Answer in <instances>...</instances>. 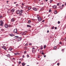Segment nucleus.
<instances>
[{
  "label": "nucleus",
  "mask_w": 66,
  "mask_h": 66,
  "mask_svg": "<svg viewBox=\"0 0 66 66\" xmlns=\"http://www.w3.org/2000/svg\"><path fill=\"white\" fill-rule=\"evenodd\" d=\"M37 18L38 19V20L40 22V21H41L42 20V18L39 16L38 15L37 16Z\"/></svg>",
  "instance_id": "f257e3e1"
},
{
  "label": "nucleus",
  "mask_w": 66,
  "mask_h": 66,
  "mask_svg": "<svg viewBox=\"0 0 66 66\" xmlns=\"http://www.w3.org/2000/svg\"><path fill=\"white\" fill-rule=\"evenodd\" d=\"M4 24V22L2 20H1L0 21V26L2 27L3 26Z\"/></svg>",
  "instance_id": "f03ea898"
},
{
  "label": "nucleus",
  "mask_w": 66,
  "mask_h": 66,
  "mask_svg": "<svg viewBox=\"0 0 66 66\" xmlns=\"http://www.w3.org/2000/svg\"><path fill=\"white\" fill-rule=\"evenodd\" d=\"M13 32L14 33H15V34H19V33L17 32V29H15L14 30Z\"/></svg>",
  "instance_id": "7ed1b4c3"
},
{
  "label": "nucleus",
  "mask_w": 66,
  "mask_h": 66,
  "mask_svg": "<svg viewBox=\"0 0 66 66\" xmlns=\"http://www.w3.org/2000/svg\"><path fill=\"white\" fill-rule=\"evenodd\" d=\"M32 52L33 53H35L36 52L35 51L36 50H35V48L34 47H33L32 48Z\"/></svg>",
  "instance_id": "20e7f679"
},
{
  "label": "nucleus",
  "mask_w": 66,
  "mask_h": 66,
  "mask_svg": "<svg viewBox=\"0 0 66 66\" xmlns=\"http://www.w3.org/2000/svg\"><path fill=\"white\" fill-rule=\"evenodd\" d=\"M27 33V31H25L23 32H22L21 33V34H22V35H26V34Z\"/></svg>",
  "instance_id": "39448f33"
},
{
  "label": "nucleus",
  "mask_w": 66,
  "mask_h": 66,
  "mask_svg": "<svg viewBox=\"0 0 66 66\" xmlns=\"http://www.w3.org/2000/svg\"><path fill=\"white\" fill-rule=\"evenodd\" d=\"M19 13H20L19 10H16L15 12L17 14H19Z\"/></svg>",
  "instance_id": "423d86ee"
},
{
  "label": "nucleus",
  "mask_w": 66,
  "mask_h": 66,
  "mask_svg": "<svg viewBox=\"0 0 66 66\" xmlns=\"http://www.w3.org/2000/svg\"><path fill=\"white\" fill-rule=\"evenodd\" d=\"M16 19L14 18H12L11 20V21H12V22H14L15 21Z\"/></svg>",
  "instance_id": "0eeeda50"
},
{
  "label": "nucleus",
  "mask_w": 66,
  "mask_h": 66,
  "mask_svg": "<svg viewBox=\"0 0 66 66\" xmlns=\"http://www.w3.org/2000/svg\"><path fill=\"white\" fill-rule=\"evenodd\" d=\"M21 39H22V37H20L18 38V41H20Z\"/></svg>",
  "instance_id": "6e6552de"
},
{
  "label": "nucleus",
  "mask_w": 66,
  "mask_h": 66,
  "mask_svg": "<svg viewBox=\"0 0 66 66\" xmlns=\"http://www.w3.org/2000/svg\"><path fill=\"white\" fill-rule=\"evenodd\" d=\"M32 9L33 10H34V11H36L37 10V9L35 7H33Z\"/></svg>",
  "instance_id": "1a4fd4ad"
},
{
  "label": "nucleus",
  "mask_w": 66,
  "mask_h": 66,
  "mask_svg": "<svg viewBox=\"0 0 66 66\" xmlns=\"http://www.w3.org/2000/svg\"><path fill=\"white\" fill-rule=\"evenodd\" d=\"M5 27L6 28H8V25L7 24H5Z\"/></svg>",
  "instance_id": "9d476101"
},
{
  "label": "nucleus",
  "mask_w": 66,
  "mask_h": 66,
  "mask_svg": "<svg viewBox=\"0 0 66 66\" xmlns=\"http://www.w3.org/2000/svg\"><path fill=\"white\" fill-rule=\"evenodd\" d=\"M2 48L4 49V50H6V47L5 46H3Z\"/></svg>",
  "instance_id": "9b49d317"
},
{
  "label": "nucleus",
  "mask_w": 66,
  "mask_h": 66,
  "mask_svg": "<svg viewBox=\"0 0 66 66\" xmlns=\"http://www.w3.org/2000/svg\"><path fill=\"white\" fill-rule=\"evenodd\" d=\"M15 11V9H13L11 10V12L12 13H13V12H14Z\"/></svg>",
  "instance_id": "f8f14e48"
},
{
  "label": "nucleus",
  "mask_w": 66,
  "mask_h": 66,
  "mask_svg": "<svg viewBox=\"0 0 66 66\" xmlns=\"http://www.w3.org/2000/svg\"><path fill=\"white\" fill-rule=\"evenodd\" d=\"M6 56L8 57H10V56H11V55L9 54H8L6 55Z\"/></svg>",
  "instance_id": "ddd939ff"
},
{
  "label": "nucleus",
  "mask_w": 66,
  "mask_h": 66,
  "mask_svg": "<svg viewBox=\"0 0 66 66\" xmlns=\"http://www.w3.org/2000/svg\"><path fill=\"white\" fill-rule=\"evenodd\" d=\"M15 55H17L18 54V55H20V54H19V53H14Z\"/></svg>",
  "instance_id": "4468645a"
},
{
  "label": "nucleus",
  "mask_w": 66,
  "mask_h": 66,
  "mask_svg": "<svg viewBox=\"0 0 66 66\" xmlns=\"http://www.w3.org/2000/svg\"><path fill=\"white\" fill-rule=\"evenodd\" d=\"M23 12H24V11H23L22 10H21L20 11V12L21 13H23Z\"/></svg>",
  "instance_id": "2eb2a0df"
},
{
  "label": "nucleus",
  "mask_w": 66,
  "mask_h": 66,
  "mask_svg": "<svg viewBox=\"0 0 66 66\" xmlns=\"http://www.w3.org/2000/svg\"><path fill=\"white\" fill-rule=\"evenodd\" d=\"M53 9H55V8H56V6L55 5H54L53 6Z\"/></svg>",
  "instance_id": "dca6fc26"
},
{
  "label": "nucleus",
  "mask_w": 66,
  "mask_h": 66,
  "mask_svg": "<svg viewBox=\"0 0 66 66\" xmlns=\"http://www.w3.org/2000/svg\"><path fill=\"white\" fill-rule=\"evenodd\" d=\"M10 36H14V35L13 34H10Z\"/></svg>",
  "instance_id": "f3484780"
},
{
  "label": "nucleus",
  "mask_w": 66,
  "mask_h": 66,
  "mask_svg": "<svg viewBox=\"0 0 66 66\" xmlns=\"http://www.w3.org/2000/svg\"><path fill=\"white\" fill-rule=\"evenodd\" d=\"M59 8H60V9H63V7L62 6H60L59 7Z\"/></svg>",
  "instance_id": "a211bd4d"
},
{
  "label": "nucleus",
  "mask_w": 66,
  "mask_h": 66,
  "mask_svg": "<svg viewBox=\"0 0 66 66\" xmlns=\"http://www.w3.org/2000/svg\"><path fill=\"white\" fill-rule=\"evenodd\" d=\"M22 66H24V65H25V63H22Z\"/></svg>",
  "instance_id": "6ab92c4d"
},
{
  "label": "nucleus",
  "mask_w": 66,
  "mask_h": 66,
  "mask_svg": "<svg viewBox=\"0 0 66 66\" xmlns=\"http://www.w3.org/2000/svg\"><path fill=\"white\" fill-rule=\"evenodd\" d=\"M22 13H20L19 14V16H22Z\"/></svg>",
  "instance_id": "aec40b11"
},
{
  "label": "nucleus",
  "mask_w": 66,
  "mask_h": 66,
  "mask_svg": "<svg viewBox=\"0 0 66 66\" xmlns=\"http://www.w3.org/2000/svg\"><path fill=\"white\" fill-rule=\"evenodd\" d=\"M27 27H31V26L29 25H27Z\"/></svg>",
  "instance_id": "412c9836"
},
{
  "label": "nucleus",
  "mask_w": 66,
  "mask_h": 66,
  "mask_svg": "<svg viewBox=\"0 0 66 66\" xmlns=\"http://www.w3.org/2000/svg\"><path fill=\"white\" fill-rule=\"evenodd\" d=\"M54 29V26L52 27V28H51V29H52V30Z\"/></svg>",
  "instance_id": "4be33fe9"
},
{
  "label": "nucleus",
  "mask_w": 66,
  "mask_h": 66,
  "mask_svg": "<svg viewBox=\"0 0 66 66\" xmlns=\"http://www.w3.org/2000/svg\"><path fill=\"white\" fill-rule=\"evenodd\" d=\"M9 50H10V51H11L12 50V48L10 47L9 48Z\"/></svg>",
  "instance_id": "5701e85b"
},
{
  "label": "nucleus",
  "mask_w": 66,
  "mask_h": 66,
  "mask_svg": "<svg viewBox=\"0 0 66 66\" xmlns=\"http://www.w3.org/2000/svg\"><path fill=\"white\" fill-rule=\"evenodd\" d=\"M54 13L55 14H57V11H55Z\"/></svg>",
  "instance_id": "b1692460"
},
{
  "label": "nucleus",
  "mask_w": 66,
  "mask_h": 66,
  "mask_svg": "<svg viewBox=\"0 0 66 66\" xmlns=\"http://www.w3.org/2000/svg\"><path fill=\"white\" fill-rule=\"evenodd\" d=\"M61 51L62 52H64V49H63L61 50Z\"/></svg>",
  "instance_id": "393cba45"
},
{
  "label": "nucleus",
  "mask_w": 66,
  "mask_h": 66,
  "mask_svg": "<svg viewBox=\"0 0 66 66\" xmlns=\"http://www.w3.org/2000/svg\"><path fill=\"white\" fill-rule=\"evenodd\" d=\"M31 8L30 7H28V9L29 10H31Z\"/></svg>",
  "instance_id": "a878e982"
},
{
  "label": "nucleus",
  "mask_w": 66,
  "mask_h": 66,
  "mask_svg": "<svg viewBox=\"0 0 66 66\" xmlns=\"http://www.w3.org/2000/svg\"><path fill=\"white\" fill-rule=\"evenodd\" d=\"M28 45V44L27 43H26V44H25V46H27Z\"/></svg>",
  "instance_id": "bb28decb"
},
{
  "label": "nucleus",
  "mask_w": 66,
  "mask_h": 66,
  "mask_svg": "<svg viewBox=\"0 0 66 66\" xmlns=\"http://www.w3.org/2000/svg\"><path fill=\"white\" fill-rule=\"evenodd\" d=\"M8 27H11V25H9L8 26Z\"/></svg>",
  "instance_id": "cd10ccee"
},
{
  "label": "nucleus",
  "mask_w": 66,
  "mask_h": 66,
  "mask_svg": "<svg viewBox=\"0 0 66 66\" xmlns=\"http://www.w3.org/2000/svg\"><path fill=\"white\" fill-rule=\"evenodd\" d=\"M51 12V10L49 9V13H50V12Z\"/></svg>",
  "instance_id": "c85d7f7f"
},
{
  "label": "nucleus",
  "mask_w": 66,
  "mask_h": 66,
  "mask_svg": "<svg viewBox=\"0 0 66 66\" xmlns=\"http://www.w3.org/2000/svg\"><path fill=\"white\" fill-rule=\"evenodd\" d=\"M19 37H18V36H15L14 38H18Z\"/></svg>",
  "instance_id": "c756f323"
},
{
  "label": "nucleus",
  "mask_w": 66,
  "mask_h": 66,
  "mask_svg": "<svg viewBox=\"0 0 66 66\" xmlns=\"http://www.w3.org/2000/svg\"><path fill=\"white\" fill-rule=\"evenodd\" d=\"M44 49H45V48H46V45H44Z\"/></svg>",
  "instance_id": "7c9ffc66"
},
{
  "label": "nucleus",
  "mask_w": 66,
  "mask_h": 66,
  "mask_svg": "<svg viewBox=\"0 0 66 66\" xmlns=\"http://www.w3.org/2000/svg\"><path fill=\"white\" fill-rule=\"evenodd\" d=\"M53 1V0H50V3H51Z\"/></svg>",
  "instance_id": "2f4dec72"
},
{
  "label": "nucleus",
  "mask_w": 66,
  "mask_h": 66,
  "mask_svg": "<svg viewBox=\"0 0 66 66\" xmlns=\"http://www.w3.org/2000/svg\"><path fill=\"white\" fill-rule=\"evenodd\" d=\"M60 3H57V6H59V5L60 4Z\"/></svg>",
  "instance_id": "473e14b6"
},
{
  "label": "nucleus",
  "mask_w": 66,
  "mask_h": 66,
  "mask_svg": "<svg viewBox=\"0 0 66 66\" xmlns=\"http://www.w3.org/2000/svg\"><path fill=\"white\" fill-rule=\"evenodd\" d=\"M26 52H27V51H25L24 52V54H25V53H26Z\"/></svg>",
  "instance_id": "72a5a7b5"
},
{
  "label": "nucleus",
  "mask_w": 66,
  "mask_h": 66,
  "mask_svg": "<svg viewBox=\"0 0 66 66\" xmlns=\"http://www.w3.org/2000/svg\"><path fill=\"white\" fill-rule=\"evenodd\" d=\"M54 49H56V46L54 47Z\"/></svg>",
  "instance_id": "f704fd0d"
},
{
  "label": "nucleus",
  "mask_w": 66,
  "mask_h": 66,
  "mask_svg": "<svg viewBox=\"0 0 66 66\" xmlns=\"http://www.w3.org/2000/svg\"><path fill=\"white\" fill-rule=\"evenodd\" d=\"M27 57H29V54H27Z\"/></svg>",
  "instance_id": "c9c22d12"
},
{
  "label": "nucleus",
  "mask_w": 66,
  "mask_h": 66,
  "mask_svg": "<svg viewBox=\"0 0 66 66\" xmlns=\"http://www.w3.org/2000/svg\"><path fill=\"white\" fill-rule=\"evenodd\" d=\"M57 23L58 24H60V21H58L57 22Z\"/></svg>",
  "instance_id": "e433bc0d"
},
{
  "label": "nucleus",
  "mask_w": 66,
  "mask_h": 66,
  "mask_svg": "<svg viewBox=\"0 0 66 66\" xmlns=\"http://www.w3.org/2000/svg\"><path fill=\"white\" fill-rule=\"evenodd\" d=\"M26 9H28L29 8V7H28V6H27L26 7Z\"/></svg>",
  "instance_id": "4c0bfd02"
},
{
  "label": "nucleus",
  "mask_w": 66,
  "mask_h": 66,
  "mask_svg": "<svg viewBox=\"0 0 66 66\" xmlns=\"http://www.w3.org/2000/svg\"><path fill=\"white\" fill-rule=\"evenodd\" d=\"M28 23H30L31 22V21L30 20L28 21Z\"/></svg>",
  "instance_id": "58836bf2"
},
{
  "label": "nucleus",
  "mask_w": 66,
  "mask_h": 66,
  "mask_svg": "<svg viewBox=\"0 0 66 66\" xmlns=\"http://www.w3.org/2000/svg\"><path fill=\"white\" fill-rule=\"evenodd\" d=\"M21 61H19V64H21Z\"/></svg>",
  "instance_id": "ea45409f"
},
{
  "label": "nucleus",
  "mask_w": 66,
  "mask_h": 66,
  "mask_svg": "<svg viewBox=\"0 0 66 66\" xmlns=\"http://www.w3.org/2000/svg\"><path fill=\"white\" fill-rule=\"evenodd\" d=\"M21 61H23V59L22 58L21 59Z\"/></svg>",
  "instance_id": "a19ab883"
},
{
  "label": "nucleus",
  "mask_w": 66,
  "mask_h": 66,
  "mask_svg": "<svg viewBox=\"0 0 66 66\" xmlns=\"http://www.w3.org/2000/svg\"><path fill=\"white\" fill-rule=\"evenodd\" d=\"M57 65L58 66H59V65L60 64H59V63H57Z\"/></svg>",
  "instance_id": "79ce46f5"
},
{
  "label": "nucleus",
  "mask_w": 66,
  "mask_h": 66,
  "mask_svg": "<svg viewBox=\"0 0 66 66\" xmlns=\"http://www.w3.org/2000/svg\"><path fill=\"white\" fill-rule=\"evenodd\" d=\"M59 44H61V45H62V42H60L59 43Z\"/></svg>",
  "instance_id": "37998d69"
},
{
  "label": "nucleus",
  "mask_w": 66,
  "mask_h": 66,
  "mask_svg": "<svg viewBox=\"0 0 66 66\" xmlns=\"http://www.w3.org/2000/svg\"><path fill=\"white\" fill-rule=\"evenodd\" d=\"M12 59L13 60H15V59L14 58H13Z\"/></svg>",
  "instance_id": "c03bdc74"
},
{
  "label": "nucleus",
  "mask_w": 66,
  "mask_h": 66,
  "mask_svg": "<svg viewBox=\"0 0 66 66\" xmlns=\"http://www.w3.org/2000/svg\"><path fill=\"white\" fill-rule=\"evenodd\" d=\"M29 45H32V44L31 43H30L29 44Z\"/></svg>",
  "instance_id": "a18cd8bd"
},
{
  "label": "nucleus",
  "mask_w": 66,
  "mask_h": 66,
  "mask_svg": "<svg viewBox=\"0 0 66 66\" xmlns=\"http://www.w3.org/2000/svg\"><path fill=\"white\" fill-rule=\"evenodd\" d=\"M57 29V27H55V30H56V29Z\"/></svg>",
  "instance_id": "49530a36"
},
{
  "label": "nucleus",
  "mask_w": 66,
  "mask_h": 66,
  "mask_svg": "<svg viewBox=\"0 0 66 66\" xmlns=\"http://www.w3.org/2000/svg\"><path fill=\"white\" fill-rule=\"evenodd\" d=\"M16 6H18V5H18V4H16Z\"/></svg>",
  "instance_id": "de8ad7c7"
},
{
  "label": "nucleus",
  "mask_w": 66,
  "mask_h": 66,
  "mask_svg": "<svg viewBox=\"0 0 66 66\" xmlns=\"http://www.w3.org/2000/svg\"><path fill=\"white\" fill-rule=\"evenodd\" d=\"M22 56L23 58H24V55H23Z\"/></svg>",
  "instance_id": "09e8293b"
},
{
  "label": "nucleus",
  "mask_w": 66,
  "mask_h": 66,
  "mask_svg": "<svg viewBox=\"0 0 66 66\" xmlns=\"http://www.w3.org/2000/svg\"><path fill=\"white\" fill-rule=\"evenodd\" d=\"M1 31H4V29H1Z\"/></svg>",
  "instance_id": "8fccbe9b"
},
{
  "label": "nucleus",
  "mask_w": 66,
  "mask_h": 66,
  "mask_svg": "<svg viewBox=\"0 0 66 66\" xmlns=\"http://www.w3.org/2000/svg\"><path fill=\"white\" fill-rule=\"evenodd\" d=\"M43 49V47H41L40 49H41V50H42V49Z\"/></svg>",
  "instance_id": "3c124183"
},
{
  "label": "nucleus",
  "mask_w": 66,
  "mask_h": 66,
  "mask_svg": "<svg viewBox=\"0 0 66 66\" xmlns=\"http://www.w3.org/2000/svg\"><path fill=\"white\" fill-rule=\"evenodd\" d=\"M64 6V4H62V7H63V6Z\"/></svg>",
  "instance_id": "603ef678"
},
{
  "label": "nucleus",
  "mask_w": 66,
  "mask_h": 66,
  "mask_svg": "<svg viewBox=\"0 0 66 66\" xmlns=\"http://www.w3.org/2000/svg\"><path fill=\"white\" fill-rule=\"evenodd\" d=\"M49 31L48 30L47 31V32L49 33Z\"/></svg>",
  "instance_id": "864d4df0"
},
{
  "label": "nucleus",
  "mask_w": 66,
  "mask_h": 66,
  "mask_svg": "<svg viewBox=\"0 0 66 66\" xmlns=\"http://www.w3.org/2000/svg\"><path fill=\"white\" fill-rule=\"evenodd\" d=\"M46 55H44V57H46Z\"/></svg>",
  "instance_id": "5fc2aeb1"
},
{
  "label": "nucleus",
  "mask_w": 66,
  "mask_h": 66,
  "mask_svg": "<svg viewBox=\"0 0 66 66\" xmlns=\"http://www.w3.org/2000/svg\"><path fill=\"white\" fill-rule=\"evenodd\" d=\"M16 3H17V2H14V4H16Z\"/></svg>",
  "instance_id": "6e6d98bb"
},
{
  "label": "nucleus",
  "mask_w": 66,
  "mask_h": 66,
  "mask_svg": "<svg viewBox=\"0 0 66 66\" xmlns=\"http://www.w3.org/2000/svg\"><path fill=\"white\" fill-rule=\"evenodd\" d=\"M2 18V15L0 16V18Z\"/></svg>",
  "instance_id": "4d7b16f0"
},
{
  "label": "nucleus",
  "mask_w": 66,
  "mask_h": 66,
  "mask_svg": "<svg viewBox=\"0 0 66 66\" xmlns=\"http://www.w3.org/2000/svg\"><path fill=\"white\" fill-rule=\"evenodd\" d=\"M65 5H66V2L64 4Z\"/></svg>",
  "instance_id": "13d9d810"
},
{
  "label": "nucleus",
  "mask_w": 66,
  "mask_h": 66,
  "mask_svg": "<svg viewBox=\"0 0 66 66\" xmlns=\"http://www.w3.org/2000/svg\"><path fill=\"white\" fill-rule=\"evenodd\" d=\"M45 21L44 20H43L42 22H44Z\"/></svg>",
  "instance_id": "bf43d9fd"
},
{
  "label": "nucleus",
  "mask_w": 66,
  "mask_h": 66,
  "mask_svg": "<svg viewBox=\"0 0 66 66\" xmlns=\"http://www.w3.org/2000/svg\"><path fill=\"white\" fill-rule=\"evenodd\" d=\"M48 0H45V1H46V2H47V1H48Z\"/></svg>",
  "instance_id": "052dcab7"
},
{
  "label": "nucleus",
  "mask_w": 66,
  "mask_h": 66,
  "mask_svg": "<svg viewBox=\"0 0 66 66\" xmlns=\"http://www.w3.org/2000/svg\"><path fill=\"white\" fill-rule=\"evenodd\" d=\"M50 14L48 15V17H49V16H50Z\"/></svg>",
  "instance_id": "680f3d73"
},
{
  "label": "nucleus",
  "mask_w": 66,
  "mask_h": 66,
  "mask_svg": "<svg viewBox=\"0 0 66 66\" xmlns=\"http://www.w3.org/2000/svg\"><path fill=\"white\" fill-rule=\"evenodd\" d=\"M65 41H66V38H65Z\"/></svg>",
  "instance_id": "e2e57ef3"
},
{
  "label": "nucleus",
  "mask_w": 66,
  "mask_h": 66,
  "mask_svg": "<svg viewBox=\"0 0 66 66\" xmlns=\"http://www.w3.org/2000/svg\"><path fill=\"white\" fill-rule=\"evenodd\" d=\"M42 54H43H43H44V53L43 52V53H42Z\"/></svg>",
  "instance_id": "0e129e2a"
},
{
  "label": "nucleus",
  "mask_w": 66,
  "mask_h": 66,
  "mask_svg": "<svg viewBox=\"0 0 66 66\" xmlns=\"http://www.w3.org/2000/svg\"><path fill=\"white\" fill-rule=\"evenodd\" d=\"M22 5H24V4H23H23H22Z\"/></svg>",
  "instance_id": "69168bd1"
},
{
  "label": "nucleus",
  "mask_w": 66,
  "mask_h": 66,
  "mask_svg": "<svg viewBox=\"0 0 66 66\" xmlns=\"http://www.w3.org/2000/svg\"><path fill=\"white\" fill-rule=\"evenodd\" d=\"M21 7H22V8H23V7L22 6H21Z\"/></svg>",
  "instance_id": "338daca9"
},
{
  "label": "nucleus",
  "mask_w": 66,
  "mask_h": 66,
  "mask_svg": "<svg viewBox=\"0 0 66 66\" xmlns=\"http://www.w3.org/2000/svg\"><path fill=\"white\" fill-rule=\"evenodd\" d=\"M61 40H63V38H62L61 39Z\"/></svg>",
  "instance_id": "774afa93"
}]
</instances>
